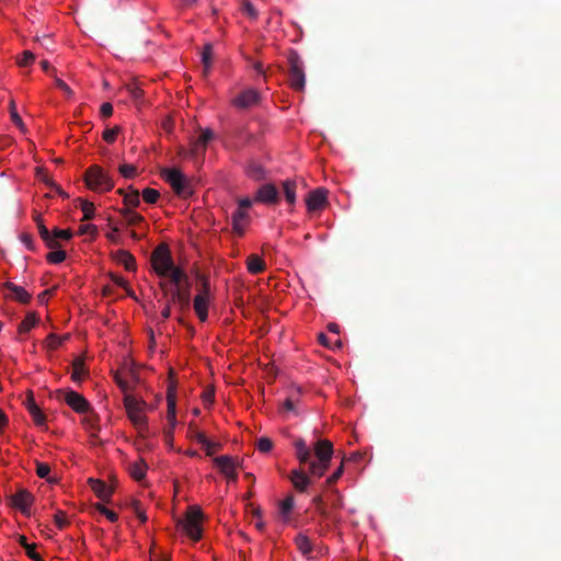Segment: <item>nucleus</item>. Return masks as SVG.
I'll return each instance as SVG.
<instances>
[{"label":"nucleus","mask_w":561,"mask_h":561,"mask_svg":"<svg viewBox=\"0 0 561 561\" xmlns=\"http://www.w3.org/2000/svg\"><path fill=\"white\" fill-rule=\"evenodd\" d=\"M19 543L25 549L26 556L33 561H44L39 553L36 552L35 543H28L25 536L19 537Z\"/></svg>","instance_id":"32"},{"label":"nucleus","mask_w":561,"mask_h":561,"mask_svg":"<svg viewBox=\"0 0 561 561\" xmlns=\"http://www.w3.org/2000/svg\"><path fill=\"white\" fill-rule=\"evenodd\" d=\"M8 502L10 506L20 510L25 516H30L34 496L26 489H19L15 493L8 495Z\"/></svg>","instance_id":"9"},{"label":"nucleus","mask_w":561,"mask_h":561,"mask_svg":"<svg viewBox=\"0 0 561 561\" xmlns=\"http://www.w3.org/2000/svg\"><path fill=\"white\" fill-rule=\"evenodd\" d=\"M112 282L114 284H116L117 286L124 288L125 290H127V294L130 296V297H134V294L133 291L129 289L128 287V284L127 282L122 277V276H118V275H115V274H111L110 275Z\"/></svg>","instance_id":"50"},{"label":"nucleus","mask_w":561,"mask_h":561,"mask_svg":"<svg viewBox=\"0 0 561 561\" xmlns=\"http://www.w3.org/2000/svg\"><path fill=\"white\" fill-rule=\"evenodd\" d=\"M117 263L124 265L127 271L136 270V260L133 254L125 250H118L113 254Z\"/></svg>","instance_id":"26"},{"label":"nucleus","mask_w":561,"mask_h":561,"mask_svg":"<svg viewBox=\"0 0 561 561\" xmlns=\"http://www.w3.org/2000/svg\"><path fill=\"white\" fill-rule=\"evenodd\" d=\"M294 507V499L293 496H287L286 499H284L282 502H280V513L283 515H287L291 512Z\"/></svg>","instance_id":"52"},{"label":"nucleus","mask_w":561,"mask_h":561,"mask_svg":"<svg viewBox=\"0 0 561 561\" xmlns=\"http://www.w3.org/2000/svg\"><path fill=\"white\" fill-rule=\"evenodd\" d=\"M147 471V465L142 459L133 462L129 466L130 476L136 480L140 481L145 478Z\"/></svg>","instance_id":"30"},{"label":"nucleus","mask_w":561,"mask_h":561,"mask_svg":"<svg viewBox=\"0 0 561 561\" xmlns=\"http://www.w3.org/2000/svg\"><path fill=\"white\" fill-rule=\"evenodd\" d=\"M294 445L300 466H308V472L312 477L324 476L331 463L333 444L328 439L318 440L313 446L316 460L312 459L311 448L307 446L305 439L299 438Z\"/></svg>","instance_id":"1"},{"label":"nucleus","mask_w":561,"mask_h":561,"mask_svg":"<svg viewBox=\"0 0 561 561\" xmlns=\"http://www.w3.org/2000/svg\"><path fill=\"white\" fill-rule=\"evenodd\" d=\"M213 58V46L211 44H206L202 51V62L204 66V75L206 76L211 66Z\"/></svg>","instance_id":"36"},{"label":"nucleus","mask_w":561,"mask_h":561,"mask_svg":"<svg viewBox=\"0 0 561 561\" xmlns=\"http://www.w3.org/2000/svg\"><path fill=\"white\" fill-rule=\"evenodd\" d=\"M88 483H89L90 488L92 489V491L95 493V495L100 500H102L104 502H110L111 496L114 493V488L113 486L107 485L102 480L93 479V478H90L88 480Z\"/></svg>","instance_id":"18"},{"label":"nucleus","mask_w":561,"mask_h":561,"mask_svg":"<svg viewBox=\"0 0 561 561\" xmlns=\"http://www.w3.org/2000/svg\"><path fill=\"white\" fill-rule=\"evenodd\" d=\"M114 379H115V382L117 383V386L119 387V389L125 393V394H130L129 393V390H130V386L128 383V381H126L124 378L121 377V375L118 373H115L114 375Z\"/></svg>","instance_id":"53"},{"label":"nucleus","mask_w":561,"mask_h":561,"mask_svg":"<svg viewBox=\"0 0 561 561\" xmlns=\"http://www.w3.org/2000/svg\"><path fill=\"white\" fill-rule=\"evenodd\" d=\"M255 201L263 204H276L279 201V193L275 185L263 184L256 191Z\"/></svg>","instance_id":"14"},{"label":"nucleus","mask_w":561,"mask_h":561,"mask_svg":"<svg viewBox=\"0 0 561 561\" xmlns=\"http://www.w3.org/2000/svg\"><path fill=\"white\" fill-rule=\"evenodd\" d=\"M209 291V282L204 279L203 290L194 298V310L202 322H205L208 318Z\"/></svg>","instance_id":"11"},{"label":"nucleus","mask_w":561,"mask_h":561,"mask_svg":"<svg viewBox=\"0 0 561 561\" xmlns=\"http://www.w3.org/2000/svg\"><path fill=\"white\" fill-rule=\"evenodd\" d=\"M118 170H119V173L126 179H131L137 174V169L133 164H126V163L122 164V165H119Z\"/></svg>","instance_id":"48"},{"label":"nucleus","mask_w":561,"mask_h":561,"mask_svg":"<svg viewBox=\"0 0 561 561\" xmlns=\"http://www.w3.org/2000/svg\"><path fill=\"white\" fill-rule=\"evenodd\" d=\"M33 218H34V221L36 222L38 233H39L42 240L47 245V248H49V249L60 248L61 244L57 240H55V238L51 237L50 231L45 227L41 214L35 213Z\"/></svg>","instance_id":"20"},{"label":"nucleus","mask_w":561,"mask_h":561,"mask_svg":"<svg viewBox=\"0 0 561 561\" xmlns=\"http://www.w3.org/2000/svg\"><path fill=\"white\" fill-rule=\"evenodd\" d=\"M161 174L178 196L187 198L193 195L194 191L191 180L179 169H164Z\"/></svg>","instance_id":"4"},{"label":"nucleus","mask_w":561,"mask_h":561,"mask_svg":"<svg viewBox=\"0 0 561 561\" xmlns=\"http://www.w3.org/2000/svg\"><path fill=\"white\" fill-rule=\"evenodd\" d=\"M85 414L87 415L82 419V424L84 428L90 432L91 436L96 437L100 430L98 415L91 411Z\"/></svg>","instance_id":"28"},{"label":"nucleus","mask_w":561,"mask_h":561,"mask_svg":"<svg viewBox=\"0 0 561 561\" xmlns=\"http://www.w3.org/2000/svg\"><path fill=\"white\" fill-rule=\"evenodd\" d=\"M260 101L261 95L259 91L253 88H249L237 94L232 99L231 104L240 111H245L253 106H256L260 103Z\"/></svg>","instance_id":"10"},{"label":"nucleus","mask_w":561,"mask_h":561,"mask_svg":"<svg viewBox=\"0 0 561 561\" xmlns=\"http://www.w3.org/2000/svg\"><path fill=\"white\" fill-rule=\"evenodd\" d=\"M191 437L197 443H199L203 447H211L214 444L206 437V435L198 430L194 428L192 425L190 426Z\"/></svg>","instance_id":"39"},{"label":"nucleus","mask_w":561,"mask_h":561,"mask_svg":"<svg viewBox=\"0 0 561 561\" xmlns=\"http://www.w3.org/2000/svg\"><path fill=\"white\" fill-rule=\"evenodd\" d=\"M36 474L42 478L46 479L49 483L56 482V479H53L49 477L50 473V467L48 463L36 461Z\"/></svg>","instance_id":"38"},{"label":"nucleus","mask_w":561,"mask_h":561,"mask_svg":"<svg viewBox=\"0 0 561 561\" xmlns=\"http://www.w3.org/2000/svg\"><path fill=\"white\" fill-rule=\"evenodd\" d=\"M289 479L293 482L295 489L299 492H305L311 483V479L302 468L294 469L289 476Z\"/></svg>","instance_id":"22"},{"label":"nucleus","mask_w":561,"mask_h":561,"mask_svg":"<svg viewBox=\"0 0 561 561\" xmlns=\"http://www.w3.org/2000/svg\"><path fill=\"white\" fill-rule=\"evenodd\" d=\"M328 191L324 188H317L308 194L306 199L307 208L309 211L320 210L325 207Z\"/></svg>","instance_id":"15"},{"label":"nucleus","mask_w":561,"mask_h":561,"mask_svg":"<svg viewBox=\"0 0 561 561\" xmlns=\"http://www.w3.org/2000/svg\"><path fill=\"white\" fill-rule=\"evenodd\" d=\"M107 239L114 243H119L121 242V239H119V236H118V229L117 228H113L111 232L107 233Z\"/></svg>","instance_id":"62"},{"label":"nucleus","mask_w":561,"mask_h":561,"mask_svg":"<svg viewBox=\"0 0 561 561\" xmlns=\"http://www.w3.org/2000/svg\"><path fill=\"white\" fill-rule=\"evenodd\" d=\"M84 182L89 190L94 192H108L114 187V182L100 165H91L84 172Z\"/></svg>","instance_id":"2"},{"label":"nucleus","mask_w":561,"mask_h":561,"mask_svg":"<svg viewBox=\"0 0 561 561\" xmlns=\"http://www.w3.org/2000/svg\"><path fill=\"white\" fill-rule=\"evenodd\" d=\"M54 78L56 87L60 89L68 98L72 96L73 91L71 88L64 80L57 78L56 76Z\"/></svg>","instance_id":"54"},{"label":"nucleus","mask_w":561,"mask_h":561,"mask_svg":"<svg viewBox=\"0 0 561 561\" xmlns=\"http://www.w3.org/2000/svg\"><path fill=\"white\" fill-rule=\"evenodd\" d=\"M248 271L251 274H260L265 271V262L257 254H251L247 260Z\"/></svg>","instance_id":"29"},{"label":"nucleus","mask_w":561,"mask_h":561,"mask_svg":"<svg viewBox=\"0 0 561 561\" xmlns=\"http://www.w3.org/2000/svg\"><path fill=\"white\" fill-rule=\"evenodd\" d=\"M168 275L170 276L171 282L174 285H176V287H182L181 286L182 283H185V285H187V283H190L188 277L185 274V272L183 270H181L180 267H175L174 265L172 266V268L170 270Z\"/></svg>","instance_id":"34"},{"label":"nucleus","mask_w":561,"mask_h":561,"mask_svg":"<svg viewBox=\"0 0 561 561\" xmlns=\"http://www.w3.org/2000/svg\"><path fill=\"white\" fill-rule=\"evenodd\" d=\"M117 193L123 196V201L125 206L128 207H138L140 205V194L139 191L129 186L128 190L119 188Z\"/></svg>","instance_id":"24"},{"label":"nucleus","mask_w":561,"mask_h":561,"mask_svg":"<svg viewBox=\"0 0 561 561\" xmlns=\"http://www.w3.org/2000/svg\"><path fill=\"white\" fill-rule=\"evenodd\" d=\"M249 220L248 211H244V209H236L231 215L232 232L238 237H242Z\"/></svg>","instance_id":"16"},{"label":"nucleus","mask_w":561,"mask_h":561,"mask_svg":"<svg viewBox=\"0 0 561 561\" xmlns=\"http://www.w3.org/2000/svg\"><path fill=\"white\" fill-rule=\"evenodd\" d=\"M25 407L33 417L36 425L42 426L46 422V415L42 412L39 407L36 404L33 391H28L26 396Z\"/></svg>","instance_id":"21"},{"label":"nucleus","mask_w":561,"mask_h":561,"mask_svg":"<svg viewBox=\"0 0 561 561\" xmlns=\"http://www.w3.org/2000/svg\"><path fill=\"white\" fill-rule=\"evenodd\" d=\"M35 60V55L31 50H24L22 57L18 59V65L20 67H26L33 64Z\"/></svg>","instance_id":"49"},{"label":"nucleus","mask_w":561,"mask_h":561,"mask_svg":"<svg viewBox=\"0 0 561 561\" xmlns=\"http://www.w3.org/2000/svg\"><path fill=\"white\" fill-rule=\"evenodd\" d=\"M80 201V208L83 213L82 220H90L94 217V204L91 202H88L85 199H79Z\"/></svg>","instance_id":"40"},{"label":"nucleus","mask_w":561,"mask_h":561,"mask_svg":"<svg viewBox=\"0 0 561 561\" xmlns=\"http://www.w3.org/2000/svg\"><path fill=\"white\" fill-rule=\"evenodd\" d=\"M56 398L65 401L77 413L83 414L91 410L89 401L82 394L73 390H58Z\"/></svg>","instance_id":"7"},{"label":"nucleus","mask_w":561,"mask_h":561,"mask_svg":"<svg viewBox=\"0 0 561 561\" xmlns=\"http://www.w3.org/2000/svg\"><path fill=\"white\" fill-rule=\"evenodd\" d=\"M159 197L160 193L154 188L148 187L142 191V198L148 204H156Z\"/></svg>","instance_id":"42"},{"label":"nucleus","mask_w":561,"mask_h":561,"mask_svg":"<svg viewBox=\"0 0 561 561\" xmlns=\"http://www.w3.org/2000/svg\"><path fill=\"white\" fill-rule=\"evenodd\" d=\"M121 131V127L119 126H115L113 128H106L104 131H103V139L108 142V144H113L118 135V133Z\"/></svg>","instance_id":"46"},{"label":"nucleus","mask_w":561,"mask_h":561,"mask_svg":"<svg viewBox=\"0 0 561 561\" xmlns=\"http://www.w3.org/2000/svg\"><path fill=\"white\" fill-rule=\"evenodd\" d=\"M252 206V201L248 197L241 198L237 209H244L247 211Z\"/></svg>","instance_id":"63"},{"label":"nucleus","mask_w":561,"mask_h":561,"mask_svg":"<svg viewBox=\"0 0 561 561\" xmlns=\"http://www.w3.org/2000/svg\"><path fill=\"white\" fill-rule=\"evenodd\" d=\"M256 448L261 453H268L273 448V442L268 437H260L256 442Z\"/></svg>","instance_id":"47"},{"label":"nucleus","mask_w":561,"mask_h":561,"mask_svg":"<svg viewBox=\"0 0 561 561\" xmlns=\"http://www.w3.org/2000/svg\"><path fill=\"white\" fill-rule=\"evenodd\" d=\"M134 510H135L137 517L140 519V522L146 523L147 516H146L145 512L141 510L140 503L138 501L134 502Z\"/></svg>","instance_id":"60"},{"label":"nucleus","mask_w":561,"mask_h":561,"mask_svg":"<svg viewBox=\"0 0 561 561\" xmlns=\"http://www.w3.org/2000/svg\"><path fill=\"white\" fill-rule=\"evenodd\" d=\"M54 251H50L46 255V260L51 264H58L66 260V252L64 250L53 249Z\"/></svg>","instance_id":"41"},{"label":"nucleus","mask_w":561,"mask_h":561,"mask_svg":"<svg viewBox=\"0 0 561 561\" xmlns=\"http://www.w3.org/2000/svg\"><path fill=\"white\" fill-rule=\"evenodd\" d=\"M9 110H10V116H11V119L12 122L14 123V125L23 133L26 131V127L21 118V116L19 115L18 111H16V105H15V102L13 100H11L10 102V106H9Z\"/></svg>","instance_id":"37"},{"label":"nucleus","mask_w":561,"mask_h":561,"mask_svg":"<svg viewBox=\"0 0 561 561\" xmlns=\"http://www.w3.org/2000/svg\"><path fill=\"white\" fill-rule=\"evenodd\" d=\"M295 543H296L298 550L304 556H309L312 552V550H313L312 543H311L309 537L304 535V534H298L296 536Z\"/></svg>","instance_id":"31"},{"label":"nucleus","mask_w":561,"mask_h":561,"mask_svg":"<svg viewBox=\"0 0 561 561\" xmlns=\"http://www.w3.org/2000/svg\"><path fill=\"white\" fill-rule=\"evenodd\" d=\"M126 89L130 95V98L135 101H138L142 98L144 95V91L141 88H139L138 85L136 84H128L126 85Z\"/></svg>","instance_id":"51"},{"label":"nucleus","mask_w":561,"mask_h":561,"mask_svg":"<svg viewBox=\"0 0 561 561\" xmlns=\"http://www.w3.org/2000/svg\"><path fill=\"white\" fill-rule=\"evenodd\" d=\"M20 240L28 250H31V251L35 250L34 240H33V237L30 233L23 232L20 236Z\"/></svg>","instance_id":"55"},{"label":"nucleus","mask_w":561,"mask_h":561,"mask_svg":"<svg viewBox=\"0 0 561 561\" xmlns=\"http://www.w3.org/2000/svg\"><path fill=\"white\" fill-rule=\"evenodd\" d=\"M95 510L103 514L110 522L115 523L118 519V515L114 512L105 507L101 503H96L94 505Z\"/></svg>","instance_id":"43"},{"label":"nucleus","mask_w":561,"mask_h":561,"mask_svg":"<svg viewBox=\"0 0 561 561\" xmlns=\"http://www.w3.org/2000/svg\"><path fill=\"white\" fill-rule=\"evenodd\" d=\"M171 301L175 302L181 311L188 310L191 306V284L187 283V285L172 290Z\"/></svg>","instance_id":"13"},{"label":"nucleus","mask_w":561,"mask_h":561,"mask_svg":"<svg viewBox=\"0 0 561 561\" xmlns=\"http://www.w3.org/2000/svg\"><path fill=\"white\" fill-rule=\"evenodd\" d=\"M167 401H168V411H167V419L170 423V431L168 435L172 436L173 428L176 424V396L175 392L169 389L167 394Z\"/></svg>","instance_id":"23"},{"label":"nucleus","mask_w":561,"mask_h":561,"mask_svg":"<svg viewBox=\"0 0 561 561\" xmlns=\"http://www.w3.org/2000/svg\"><path fill=\"white\" fill-rule=\"evenodd\" d=\"M214 462L219 471L226 476L229 481H237L238 474L236 471L234 459L228 455L218 456L214 458Z\"/></svg>","instance_id":"12"},{"label":"nucleus","mask_w":561,"mask_h":561,"mask_svg":"<svg viewBox=\"0 0 561 561\" xmlns=\"http://www.w3.org/2000/svg\"><path fill=\"white\" fill-rule=\"evenodd\" d=\"M5 288L11 291L10 297L21 304H28L31 294H28L22 286H18L11 282L5 283Z\"/></svg>","instance_id":"25"},{"label":"nucleus","mask_w":561,"mask_h":561,"mask_svg":"<svg viewBox=\"0 0 561 561\" xmlns=\"http://www.w3.org/2000/svg\"><path fill=\"white\" fill-rule=\"evenodd\" d=\"M343 471H344V466H343V463H341L340 467L327 479V483L329 485L336 483V481L343 474Z\"/></svg>","instance_id":"58"},{"label":"nucleus","mask_w":561,"mask_h":561,"mask_svg":"<svg viewBox=\"0 0 561 561\" xmlns=\"http://www.w3.org/2000/svg\"><path fill=\"white\" fill-rule=\"evenodd\" d=\"M203 512L198 506H190L185 519L178 522L180 527L192 540L198 541L202 538Z\"/></svg>","instance_id":"3"},{"label":"nucleus","mask_w":561,"mask_h":561,"mask_svg":"<svg viewBox=\"0 0 561 561\" xmlns=\"http://www.w3.org/2000/svg\"><path fill=\"white\" fill-rule=\"evenodd\" d=\"M213 138H214V133L209 128L202 130V134L198 137V139L194 140L191 145L190 156L196 157L198 154L204 153L208 142Z\"/></svg>","instance_id":"19"},{"label":"nucleus","mask_w":561,"mask_h":561,"mask_svg":"<svg viewBox=\"0 0 561 561\" xmlns=\"http://www.w3.org/2000/svg\"><path fill=\"white\" fill-rule=\"evenodd\" d=\"M151 265L159 276H167L174 265L167 244H159L151 253Z\"/></svg>","instance_id":"6"},{"label":"nucleus","mask_w":561,"mask_h":561,"mask_svg":"<svg viewBox=\"0 0 561 561\" xmlns=\"http://www.w3.org/2000/svg\"><path fill=\"white\" fill-rule=\"evenodd\" d=\"M55 523H56V526L59 528V529H64L67 525H68V520L66 518V514L65 512L62 511H58L56 514H55Z\"/></svg>","instance_id":"56"},{"label":"nucleus","mask_w":561,"mask_h":561,"mask_svg":"<svg viewBox=\"0 0 561 561\" xmlns=\"http://www.w3.org/2000/svg\"><path fill=\"white\" fill-rule=\"evenodd\" d=\"M53 290L54 289H47V290H44L43 293H41L38 295V300L41 304H46L47 300H48V297L53 294Z\"/></svg>","instance_id":"64"},{"label":"nucleus","mask_w":561,"mask_h":561,"mask_svg":"<svg viewBox=\"0 0 561 561\" xmlns=\"http://www.w3.org/2000/svg\"><path fill=\"white\" fill-rule=\"evenodd\" d=\"M289 84L296 91H304L306 75L304 61L296 50H290L287 57Z\"/></svg>","instance_id":"5"},{"label":"nucleus","mask_w":561,"mask_h":561,"mask_svg":"<svg viewBox=\"0 0 561 561\" xmlns=\"http://www.w3.org/2000/svg\"><path fill=\"white\" fill-rule=\"evenodd\" d=\"M87 375H88V370L85 369L83 358H81V357L75 358L72 362L71 379L75 382L80 383L83 380L84 376H87Z\"/></svg>","instance_id":"27"},{"label":"nucleus","mask_w":561,"mask_h":561,"mask_svg":"<svg viewBox=\"0 0 561 561\" xmlns=\"http://www.w3.org/2000/svg\"><path fill=\"white\" fill-rule=\"evenodd\" d=\"M302 394V390L300 387L293 386L287 391V397L283 403V410L286 412H293L296 415L298 414V405L300 403V398Z\"/></svg>","instance_id":"17"},{"label":"nucleus","mask_w":561,"mask_h":561,"mask_svg":"<svg viewBox=\"0 0 561 561\" xmlns=\"http://www.w3.org/2000/svg\"><path fill=\"white\" fill-rule=\"evenodd\" d=\"M283 188L286 201L294 205L296 202V183L291 180H286L283 182Z\"/></svg>","instance_id":"35"},{"label":"nucleus","mask_w":561,"mask_h":561,"mask_svg":"<svg viewBox=\"0 0 561 561\" xmlns=\"http://www.w3.org/2000/svg\"><path fill=\"white\" fill-rule=\"evenodd\" d=\"M38 318L35 312H28L23 321L18 327L20 334H25L31 331L37 323Z\"/></svg>","instance_id":"33"},{"label":"nucleus","mask_w":561,"mask_h":561,"mask_svg":"<svg viewBox=\"0 0 561 561\" xmlns=\"http://www.w3.org/2000/svg\"><path fill=\"white\" fill-rule=\"evenodd\" d=\"M96 231H98L96 227L94 225H90V224L82 225V226H80V229H79L80 234H85V233L95 234Z\"/></svg>","instance_id":"61"},{"label":"nucleus","mask_w":561,"mask_h":561,"mask_svg":"<svg viewBox=\"0 0 561 561\" xmlns=\"http://www.w3.org/2000/svg\"><path fill=\"white\" fill-rule=\"evenodd\" d=\"M100 114L103 118H107L113 114V105L108 102H105L101 105Z\"/></svg>","instance_id":"59"},{"label":"nucleus","mask_w":561,"mask_h":561,"mask_svg":"<svg viewBox=\"0 0 561 561\" xmlns=\"http://www.w3.org/2000/svg\"><path fill=\"white\" fill-rule=\"evenodd\" d=\"M68 339H69L68 334H66L64 336H58V335L51 333L47 336L48 347L51 350H55V348L59 347L64 343V341H66Z\"/></svg>","instance_id":"44"},{"label":"nucleus","mask_w":561,"mask_h":561,"mask_svg":"<svg viewBox=\"0 0 561 561\" xmlns=\"http://www.w3.org/2000/svg\"><path fill=\"white\" fill-rule=\"evenodd\" d=\"M124 405L129 420L135 426H141L147 423V417L144 414V401L138 400L131 394H125Z\"/></svg>","instance_id":"8"},{"label":"nucleus","mask_w":561,"mask_h":561,"mask_svg":"<svg viewBox=\"0 0 561 561\" xmlns=\"http://www.w3.org/2000/svg\"><path fill=\"white\" fill-rule=\"evenodd\" d=\"M51 233V237L55 238V240H57L59 243L60 241L59 240H70L72 238V232L71 230L69 229H58V228H55L53 230Z\"/></svg>","instance_id":"45"},{"label":"nucleus","mask_w":561,"mask_h":561,"mask_svg":"<svg viewBox=\"0 0 561 561\" xmlns=\"http://www.w3.org/2000/svg\"><path fill=\"white\" fill-rule=\"evenodd\" d=\"M125 220L127 225L135 226L140 224L144 220V217L140 214L133 210L131 214H127V218Z\"/></svg>","instance_id":"57"}]
</instances>
